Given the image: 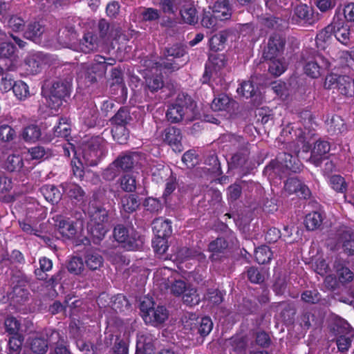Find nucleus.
Wrapping results in <instances>:
<instances>
[{
	"label": "nucleus",
	"mask_w": 354,
	"mask_h": 354,
	"mask_svg": "<svg viewBox=\"0 0 354 354\" xmlns=\"http://www.w3.org/2000/svg\"><path fill=\"white\" fill-rule=\"evenodd\" d=\"M166 117L171 123L191 122L200 118L196 103L188 95H179L176 101L168 106Z\"/></svg>",
	"instance_id": "1"
},
{
	"label": "nucleus",
	"mask_w": 354,
	"mask_h": 354,
	"mask_svg": "<svg viewBox=\"0 0 354 354\" xmlns=\"http://www.w3.org/2000/svg\"><path fill=\"white\" fill-rule=\"evenodd\" d=\"M88 214L90 216L88 231L92 236L93 243H98L109 230L108 211L97 201L93 200L89 203Z\"/></svg>",
	"instance_id": "2"
},
{
	"label": "nucleus",
	"mask_w": 354,
	"mask_h": 354,
	"mask_svg": "<svg viewBox=\"0 0 354 354\" xmlns=\"http://www.w3.org/2000/svg\"><path fill=\"white\" fill-rule=\"evenodd\" d=\"M285 44V39L279 35H274L270 37L268 45L263 50V57L270 61L268 71L274 76L281 75L286 70L285 63L279 57Z\"/></svg>",
	"instance_id": "3"
},
{
	"label": "nucleus",
	"mask_w": 354,
	"mask_h": 354,
	"mask_svg": "<svg viewBox=\"0 0 354 354\" xmlns=\"http://www.w3.org/2000/svg\"><path fill=\"white\" fill-rule=\"evenodd\" d=\"M115 64V59L113 58H107L101 55H95L93 63L88 66L86 64H82L81 68L77 73L78 82L82 81L86 86L97 81V77H103L106 74L107 66H113Z\"/></svg>",
	"instance_id": "4"
},
{
	"label": "nucleus",
	"mask_w": 354,
	"mask_h": 354,
	"mask_svg": "<svg viewBox=\"0 0 354 354\" xmlns=\"http://www.w3.org/2000/svg\"><path fill=\"white\" fill-rule=\"evenodd\" d=\"M106 152L105 142L100 136L91 138L82 148L83 169L86 166H95Z\"/></svg>",
	"instance_id": "5"
},
{
	"label": "nucleus",
	"mask_w": 354,
	"mask_h": 354,
	"mask_svg": "<svg viewBox=\"0 0 354 354\" xmlns=\"http://www.w3.org/2000/svg\"><path fill=\"white\" fill-rule=\"evenodd\" d=\"M71 82V77L57 80L53 82L46 97V103L49 108L55 111L58 110L65 98L70 95Z\"/></svg>",
	"instance_id": "6"
},
{
	"label": "nucleus",
	"mask_w": 354,
	"mask_h": 354,
	"mask_svg": "<svg viewBox=\"0 0 354 354\" xmlns=\"http://www.w3.org/2000/svg\"><path fill=\"white\" fill-rule=\"evenodd\" d=\"M113 236L122 247L127 250H137L142 248L143 238L132 227L118 225L113 230Z\"/></svg>",
	"instance_id": "7"
},
{
	"label": "nucleus",
	"mask_w": 354,
	"mask_h": 354,
	"mask_svg": "<svg viewBox=\"0 0 354 354\" xmlns=\"http://www.w3.org/2000/svg\"><path fill=\"white\" fill-rule=\"evenodd\" d=\"M319 20V14L306 4L297 5L292 10L291 24L299 26H312Z\"/></svg>",
	"instance_id": "8"
},
{
	"label": "nucleus",
	"mask_w": 354,
	"mask_h": 354,
	"mask_svg": "<svg viewBox=\"0 0 354 354\" xmlns=\"http://www.w3.org/2000/svg\"><path fill=\"white\" fill-rule=\"evenodd\" d=\"M333 329L338 336L336 340L338 350L341 352L347 351L351 345V337L353 335L349 324L345 320H339L336 322Z\"/></svg>",
	"instance_id": "9"
},
{
	"label": "nucleus",
	"mask_w": 354,
	"mask_h": 354,
	"mask_svg": "<svg viewBox=\"0 0 354 354\" xmlns=\"http://www.w3.org/2000/svg\"><path fill=\"white\" fill-rule=\"evenodd\" d=\"M186 53L185 48L179 44L173 45L171 47L167 48L165 51V55L167 57L166 61H162L161 63H155L156 71L158 67H163L165 69L175 71L180 67V64L171 62L168 57H171L174 58H180L183 57Z\"/></svg>",
	"instance_id": "10"
},
{
	"label": "nucleus",
	"mask_w": 354,
	"mask_h": 354,
	"mask_svg": "<svg viewBox=\"0 0 354 354\" xmlns=\"http://www.w3.org/2000/svg\"><path fill=\"white\" fill-rule=\"evenodd\" d=\"M330 62L324 57L318 56L313 60L308 61L304 66L305 73L312 77H319L322 72L324 73L330 67Z\"/></svg>",
	"instance_id": "11"
},
{
	"label": "nucleus",
	"mask_w": 354,
	"mask_h": 354,
	"mask_svg": "<svg viewBox=\"0 0 354 354\" xmlns=\"http://www.w3.org/2000/svg\"><path fill=\"white\" fill-rule=\"evenodd\" d=\"M156 337L147 330L140 331L137 335L136 353L152 354L154 351Z\"/></svg>",
	"instance_id": "12"
},
{
	"label": "nucleus",
	"mask_w": 354,
	"mask_h": 354,
	"mask_svg": "<svg viewBox=\"0 0 354 354\" xmlns=\"http://www.w3.org/2000/svg\"><path fill=\"white\" fill-rule=\"evenodd\" d=\"M292 194H295L301 200H306L310 197L311 192L298 176H292L289 174V196Z\"/></svg>",
	"instance_id": "13"
},
{
	"label": "nucleus",
	"mask_w": 354,
	"mask_h": 354,
	"mask_svg": "<svg viewBox=\"0 0 354 354\" xmlns=\"http://www.w3.org/2000/svg\"><path fill=\"white\" fill-rule=\"evenodd\" d=\"M162 139L174 151L178 152L183 151L182 135L179 129L174 127L166 128L162 134Z\"/></svg>",
	"instance_id": "14"
},
{
	"label": "nucleus",
	"mask_w": 354,
	"mask_h": 354,
	"mask_svg": "<svg viewBox=\"0 0 354 354\" xmlns=\"http://www.w3.org/2000/svg\"><path fill=\"white\" fill-rule=\"evenodd\" d=\"M62 148L64 156L69 157L71 152L73 153L74 158L71 160L73 174L76 178L82 179L83 177V162L81 158L77 156V152L74 145L70 142H66L63 145Z\"/></svg>",
	"instance_id": "15"
},
{
	"label": "nucleus",
	"mask_w": 354,
	"mask_h": 354,
	"mask_svg": "<svg viewBox=\"0 0 354 354\" xmlns=\"http://www.w3.org/2000/svg\"><path fill=\"white\" fill-rule=\"evenodd\" d=\"M338 241L342 244L345 252L354 255V230L348 227H342L338 232Z\"/></svg>",
	"instance_id": "16"
},
{
	"label": "nucleus",
	"mask_w": 354,
	"mask_h": 354,
	"mask_svg": "<svg viewBox=\"0 0 354 354\" xmlns=\"http://www.w3.org/2000/svg\"><path fill=\"white\" fill-rule=\"evenodd\" d=\"M44 64H46V56L41 52L30 53L25 59L26 69L30 74H35L39 72L42 65Z\"/></svg>",
	"instance_id": "17"
},
{
	"label": "nucleus",
	"mask_w": 354,
	"mask_h": 354,
	"mask_svg": "<svg viewBox=\"0 0 354 354\" xmlns=\"http://www.w3.org/2000/svg\"><path fill=\"white\" fill-rule=\"evenodd\" d=\"M237 93L246 98H252L254 104H259L262 100L261 92L250 82H243L237 88Z\"/></svg>",
	"instance_id": "18"
},
{
	"label": "nucleus",
	"mask_w": 354,
	"mask_h": 354,
	"mask_svg": "<svg viewBox=\"0 0 354 354\" xmlns=\"http://www.w3.org/2000/svg\"><path fill=\"white\" fill-rule=\"evenodd\" d=\"M100 39L93 32H86L79 44V50L84 53L97 50L100 44Z\"/></svg>",
	"instance_id": "19"
},
{
	"label": "nucleus",
	"mask_w": 354,
	"mask_h": 354,
	"mask_svg": "<svg viewBox=\"0 0 354 354\" xmlns=\"http://www.w3.org/2000/svg\"><path fill=\"white\" fill-rule=\"evenodd\" d=\"M329 142L324 140H317L312 149L311 156L310 158L315 166L319 167L322 163V156L328 153L330 151Z\"/></svg>",
	"instance_id": "20"
},
{
	"label": "nucleus",
	"mask_w": 354,
	"mask_h": 354,
	"mask_svg": "<svg viewBox=\"0 0 354 354\" xmlns=\"http://www.w3.org/2000/svg\"><path fill=\"white\" fill-rule=\"evenodd\" d=\"M167 318L168 311L162 306H158L156 308L153 307L147 315H143L145 322L151 323L154 326L163 323Z\"/></svg>",
	"instance_id": "21"
},
{
	"label": "nucleus",
	"mask_w": 354,
	"mask_h": 354,
	"mask_svg": "<svg viewBox=\"0 0 354 354\" xmlns=\"http://www.w3.org/2000/svg\"><path fill=\"white\" fill-rule=\"evenodd\" d=\"M153 232L156 236H169L172 232L171 222L162 217L156 218L152 223Z\"/></svg>",
	"instance_id": "22"
},
{
	"label": "nucleus",
	"mask_w": 354,
	"mask_h": 354,
	"mask_svg": "<svg viewBox=\"0 0 354 354\" xmlns=\"http://www.w3.org/2000/svg\"><path fill=\"white\" fill-rule=\"evenodd\" d=\"M57 221L58 222L57 224L58 232L63 237L71 239L75 235L77 229L73 221L63 218L62 216H59Z\"/></svg>",
	"instance_id": "23"
},
{
	"label": "nucleus",
	"mask_w": 354,
	"mask_h": 354,
	"mask_svg": "<svg viewBox=\"0 0 354 354\" xmlns=\"http://www.w3.org/2000/svg\"><path fill=\"white\" fill-rule=\"evenodd\" d=\"M138 159L137 153H128L120 156L113 162L121 171H126L131 169Z\"/></svg>",
	"instance_id": "24"
},
{
	"label": "nucleus",
	"mask_w": 354,
	"mask_h": 354,
	"mask_svg": "<svg viewBox=\"0 0 354 354\" xmlns=\"http://www.w3.org/2000/svg\"><path fill=\"white\" fill-rule=\"evenodd\" d=\"M212 11L216 14V17H218L220 21L229 19L232 15L230 4L227 0L217 1Z\"/></svg>",
	"instance_id": "25"
},
{
	"label": "nucleus",
	"mask_w": 354,
	"mask_h": 354,
	"mask_svg": "<svg viewBox=\"0 0 354 354\" xmlns=\"http://www.w3.org/2000/svg\"><path fill=\"white\" fill-rule=\"evenodd\" d=\"M62 189L71 199L75 200L77 202H80L83 200L84 196V192L83 189L75 183H64L62 185Z\"/></svg>",
	"instance_id": "26"
},
{
	"label": "nucleus",
	"mask_w": 354,
	"mask_h": 354,
	"mask_svg": "<svg viewBox=\"0 0 354 354\" xmlns=\"http://www.w3.org/2000/svg\"><path fill=\"white\" fill-rule=\"evenodd\" d=\"M335 37L342 44L349 46L351 44L350 28L343 23H335Z\"/></svg>",
	"instance_id": "27"
},
{
	"label": "nucleus",
	"mask_w": 354,
	"mask_h": 354,
	"mask_svg": "<svg viewBox=\"0 0 354 354\" xmlns=\"http://www.w3.org/2000/svg\"><path fill=\"white\" fill-rule=\"evenodd\" d=\"M336 89L343 95L346 97L353 96V79L347 75H342L339 77Z\"/></svg>",
	"instance_id": "28"
},
{
	"label": "nucleus",
	"mask_w": 354,
	"mask_h": 354,
	"mask_svg": "<svg viewBox=\"0 0 354 354\" xmlns=\"http://www.w3.org/2000/svg\"><path fill=\"white\" fill-rule=\"evenodd\" d=\"M40 192L45 199L51 203H57L62 197V193L53 185H43L40 188Z\"/></svg>",
	"instance_id": "29"
},
{
	"label": "nucleus",
	"mask_w": 354,
	"mask_h": 354,
	"mask_svg": "<svg viewBox=\"0 0 354 354\" xmlns=\"http://www.w3.org/2000/svg\"><path fill=\"white\" fill-rule=\"evenodd\" d=\"M24 166L23 158L19 154L9 155L3 163L4 168L10 172L21 171Z\"/></svg>",
	"instance_id": "30"
},
{
	"label": "nucleus",
	"mask_w": 354,
	"mask_h": 354,
	"mask_svg": "<svg viewBox=\"0 0 354 354\" xmlns=\"http://www.w3.org/2000/svg\"><path fill=\"white\" fill-rule=\"evenodd\" d=\"M129 118V113L127 110L124 108H120L117 113L111 119V124L117 126L115 127V130H112V133H113L114 131H118L119 129L124 131V125L127 123Z\"/></svg>",
	"instance_id": "31"
},
{
	"label": "nucleus",
	"mask_w": 354,
	"mask_h": 354,
	"mask_svg": "<svg viewBox=\"0 0 354 354\" xmlns=\"http://www.w3.org/2000/svg\"><path fill=\"white\" fill-rule=\"evenodd\" d=\"M44 27L38 21L30 22L25 31V37L37 42L40 36L44 33Z\"/></svg>",
	"instance_id": "32"
},
{
	"label": "nucleus",
	"mask_w": 354,
	"mask_h": 354,
	"mask_svg": "<svg viewBox=\"0 0 354 354\" xmlns=\"http://www.w3.org/2000/svg\"><path fill=\"white\" fill-rule=\"evenodd\" d=\"M12 92L16 98L20 101H24L30 97L29 86L22 80H17L14 82Z\"/></svg>",
	"instance_id": "33"
},
{
	"label": "nucleus",
	"mask_w": 354,
	"mask_h": 354,
	"mask_svg": "<svg viewBox=\"0 0 354 354\" xmlns=\"http://www.w3.org/2000/svg\"><path fill=\"white\" fill-rule=\"evenodd\" d=\"M154 65H156L154 64ZM162 68H164L163 67H158V71H156V66L152 67V71H155L156 73L158 72L159 74H156L155 77H150L148 75H147V77H145V82L148 86V88L151 91H157L160 88H161L163 86V81L162 77L160 75Z\"/></svg>",
	"instance_id": "34"
},
{
	"label": "nucleus",
	"mask_w": 354,
	"mask_h": 354,
	"mask_svg": "<svg viewBox=\"0 0 354 354\" xmlns=\"http://www.w3.org/2000/svg\"><path fill=\"white\" fill-rule=\"evenodd\" d=\"M334 268L338 275L339 281L346 284L353 279V273L347 267L344 266L339 261H335Z\"/></svg>",
	"instance_id": "35"
},
{
	"label": "nucleus",
	"mask_w": 354,
	"mask_h": 354,
	"mask_svg": "<svg viewBox=\"0 0 354 354\" xmlns=\"http://www.w3.org/2000/svg\"><path fill=\"white\" fill-rule=\"evenodd\" d=\"M140 203L136 195H126L121 199V206L123 211L127 213L135 212Z\"/></svg>",
	"instance_id": "36"
},
{
	"label": "nucleus",
	"mask_w": 354,
	"mask_h": 354,
	"mask_svg": "<svg viewBox=\"0 0 354 354\" xmlns=\"http://www.w3.org/2000/svg\"><path fill=\"white\" fill-rule=\"evenodd\" d=\"M97 117V107L93 104L88 109H84L81 115V119L88 127L95 125Z\"/></svg>",
	"instance_id": "37"
},
{
	"label": "nucleus",
	"mask_w": 354,
	"mask_h": 354,
	"mask_svg": "<svg viewBox=\"0 0 354 354\" xmlns=\"http://www.w3.org/2000/svg\"><path fill=\"white\" fill-rule=\"evenodd\" d=\"M129 338V333H124L122 337L116 336L113 348L114 354H128Z\"/></svg>",
	"instance_id": "38"
},
{
	"label": "nucleus",
	"mask_w": 354,
	"mask_h": 354,
	"mask_svg": "<svg viewBox=\"0 0 354 354\" xmlns=\"http://www.w3.org/2000/svg\"><path fill=\"white\" fill-rule=\"evenodd\" d=\"M322 214L318 212H313L306 216L304 223L307 230H315L322 225Z\"/></svg>",
	"instance_id": "39"
},
{
	"label": "nucleus",
	"mask_w": 354,
	"mask_h": 354,
	"mask_svg": "<svg viewBox=\"0 0 354 354\" xmlns=\"http://www.w3.org/2000/svg\"><path fill=\"white\" fill-rule=\"evenodd\" d=\"M53 129L55 136L68 137L71 133L70 120L66 117L61 118L58 124L54 127Z\"/></svg>",
	"instance_id": "40"
},
{
	"label": "nucleus",
	"mask_w": 354,
	"mask_h": 354,
	"mask_svg": "<svg viewBox=\"0 0 354 354\" xmlns=\"http://www.w3.org/2000/svg\"><path fill=\"white\" fill-rule=\"evenodd\" d=\"M41 136V130L37 125L31 124L24 128L22 132V138L30 142L37 141Z\"/></svg>",
	"instance_id": "41"
},
{
	"label": "nucleus",
	"mask_w": 354,
	"mask_h": 354,
	"mask_svg": "<svg viewBox=\"0 0 354 354\" xmlns=\"http://www.w3.org/2000/svg\"><path fill=\"white\" fill-rule=\"evenodd\" d=\"M28 345L31 351L37 354H44L48 349V343L45 338L36 337L30 339Z\"/></svg>",
	"instance_id": "42"
},
{
	"label": "nucleus",
	"mask_w": 354,
	"mask_h": 354,
	"mask_svg": "<svg viewBox=\"0 0 354 354\" xmlns=\"http://www.w3.org/2000/svg\"><path fill=\"white\" fill-rule=\"evenodd\" d=\"M272 253L270 249L266 245H261L257 248L254 252V257L257 262L259 264L269 263L272 259Z\"/></svg>",
	"instance_id": "43"
},
{
	"label": "nucleus",
	"mask_w": 354,
	"mask_h": 354,
	"mask_svg": "<svg viewBox=\"0 0 354 354\" xmlns=\"http://www.w3.org/2000/svg\"><path fill=\"white\" fill-rule=\"evenodd\" d=\"M219 19L216 17V14L212 11H205L201 19L203 27L216 30L219 26Z\"/></svg>",
	"instance_id": "44"
},
{
	"label": "nucleus",
	"mask_w": 354,
	"mask_h": 354,
	"mask_svg": "<svg viewBox=\"0 0 354 354\" xmlns=\"http://www.w3.org/2000/svg\"><path fill=\"white\" fill-rule=\"evenodd\" d=\"M180 15L183 21L188 24H194L198 21L196 10L192 4L182 9Z\"/></svg>",
	"instance_id": "45"
},
{
	"label": "nucleus",
	"mask_w": 354,
	"mask_h": 354,
	"mask_svg": "<svg viewBox=\"0 0 354 354\" xmlns=\"http://www.w3.org/2000/svg\"><path fill=\"white\" fill-rule=\"evenodd\" d=\"M183 300L185 304L189 306H195L198 304L201 301V297L197 293L196 289L190 287H187L184 291Z\"/></svg>",
	"instance_id": "46"
},
{
	"label": "nucleus",
	"mask_w": 354,
	"mask_h": 354,
	"mask_svg": "<svg viewBox=\"0 0 354 354\" xmlns=\"http://www.w3.org/2000/svg\"><path fill=\"white\" fill-rule=\"evenodd\" d=\"M331 187L337 192L345 193L347 190V183L340 175H333L329 178Z\"/></svg>",
	"instance_id": "47"
},
{
	"label": "nucleus",
	"mask_w": 354,
	"mask_h": 354,
	"mask_svg": "<svg viewBox=\"0 0 354 354\" xmlns=\"http://www.w3.org/2000/svg\"><path fill=\"white\" fill-rule=\"evenodd\" d=\"M85 262L89 269L96 270L102 265L103 259L97 252H90L86 256Z\"/></svg>",
	"instance_id": "48"
},
{
	"label": "nucleus",
	"mask_w": 354,
	"mask_h": 354,
	"mask_svg": "<svg viewBox=\"0 0 354 354\" xmlns=\"http://www.w3.org/2000/svg\"><path fill=\"white\" fill-rule=\"evenodd\" d=\"M275 281L273 285V290L277 295H282L287 288L286 274H281L277 270L274 272Z\"/></svg>",
	"instance_id": "49"
},
{
	"label": "nucleus",
	"mask_w": 354,
	"mask_h": 354,
	"mask_svg": "<svg viewBox=\"0 0 354 354\" xmlns=\"http://www.w3.org/2000/svg\"><path fill=\"white\" fill-rule=\"evenodd\" d=\"M167 236H156L152 241V246L155 252L162 257L167 250Z\"/></svg>",
	"instance_id": "50"
},
{
	"label": "nucleus",
	"mask_w": 354,
	"mask_h": 354,
	"mask_svg": "<svg viewBox=\"0 0 354 354\" xmlns=\"http://www.w3.org/2000/svg\"><path fill=\"white\" fill-rule=\"evenodd\" d=\"M230 102L229 97L225 94H220L212 102L211 109L214 111L225 110Z\"/></svg>",
	"instance_id": "51"
},
{
	"label": "nucleus",
	"mask_w": 354,
	"mask_h": 354,
	"mask_svg": "<svg viewBox=\"0 0 354 354\" xmlns=\"http://www.w3.org/2000/svg\"><path fill=\"white\" fill-rule=\"evenodd\" d=\"M15 47L10 41L2 42L0 45V57L14 60L16 57Z\"/></svg>",
	"instance_id": "52"
},
{
	"label": "nucleus",
	"mask_w": 354,
	"mask_h": 354,
	"mask_svg": "<svg viewBox=\"0 0 354 354\" xmlns=\"http://www.w3.org/2000/svg\"><path fill=\"white\" fill-rule=\"evenodd\" d=\"M78 330V328H74L73 326H71L70 333L73 335L74 338L76 339L75 343L78 349L82 352H85L86 354H91L93 351V345L88 342L85 341L83 339L77 338L75 336V332Z\"/></svg>",
	"instance_id": "53"
},
{
	"label": "nucleus",
	"mask_w": 354,
	"mask_h": 354,
	"mask_svg": "<svg viewBox=\"0 0 354 354\" xmlns=\"http://www.w3.org/2000/svg\"><path fill=\"white\" fill-rule=\"evenodd\" d=\"M227 243L224 238H217L216 240L212 241L208 247L209 251L213 253L212 258L214 259V255L222 252L227 248Z\"/></svg>",
	"instance_id": "54"
},
{
	"label": "nucleus",
	"mask_w": 354,
	"mask_h": 354,
	"mask_svg": "<svg viewBox=\"0 0 354 354\" xmlns=\"http://www.w3.org/2000/svg\"><path fill=\"white\" fill-rule=\"evenodd\" d=\"M226 36L224 33L214 35L209 39V47L213 51L221 50L226 41Z\"/></svg>",
	"instance_id": "55"
},
{
	"label": "nucleus",
	"mask_w": 354,
	"mask_h": 354,
	"mask_svg": "<svg viewBox=\"0 0 354 354\" xmlns=\"http://www.w3.org/2000/svg\"><path fill=\"white\" fill-rule=\"evenodd\" d=\"M67 268L70 272L79 274L84 268L83 260L80 257H73L70 259Z\"/></svg>",
	"instance_id": "56"
},
{
	"label": "nucleus",
	"mask_w": 354,
	"mask_h": 354,
	"mask_svg": "<svg viewBox=\"0 0 354 354\" xmlns=\"http://www.w3.org/2000/svg\"><path fill=\"white\" fill-rule=\"evenodd\" d=\"M121 188L127 192H132L136 189V181L134 177L126 174L120 180Z\"/></svg>",
	"instance_id": "57"
},
{
	"label": "nucleus",
	"mask_w": 354,
	"mask_h": 354,
	"mask_svg": "<svg viewBox=\"0 0 354 354\" xmlns=\"http://www.w3.org/2000/svg\"><path fill=\"white\" fill-rule=\"evenodd\" d=\"M143 205L146 210L152 213H158L162 208L161 202L158 199L153 197H149L146 198Z\"/></svg>",
	"instance_id": "58"
},
{
	"label": "nucleus",
	"mask_w": 354,
	"mask_h": 354,
	"mask_svg": "<svg viewBox=\"0 0 354 354\" xmlns=\"http://www.w3.org/2000/svg\"><path fill=\"white\" fill-rule=\"evenodd\" d=\"M328 130L333 133H338L341 132L344 127V120L339 115H333L328 124Z\"/></svg>",
	"instance_id": "59"
},
{
	"label": "nucleus",
	"mask_w": 354,
	"mask_h": 354,
	"mask_svg": "<svg viewBox=\"0 0 354 354\" xmlns=\"http://www.w3.org/2000/svg\"><path fill=\"white\" fill-rule=\"evenodd\" d=\"M40 269H37L35 273L39 279H44L42 272L49 271L52 269L53 262L50 259L44 257L39 259Z\"/></svg>",
	"instance_id": "60"
},
{
	"label": "nucleus",
	"mask_w": 354,
	"mask_h": 354,
	"mask_svg": "<svg viewBox=\"0 0 354 354\" xmlns=\"http://www.w3.org/2000/svg\"><path fill=\"white\" fill-rule=\"evenodd\" d=\"M204 299L213 305H218L223 301V295L218 290H209L204 296Z\"/></svg>",
	"instance_id": "61"
},
{
	"label": "nucleus",
	"mask_w": 354,
	"mask_h": 354,
	"mask_svg": "<svg viewBox=\"0 0 354 354\" xmlns=\"http://www.w3.org/2000/svg\"><path fill=\"white\" fill-rule=\"evenodd\" d=\"M212 328V319L208 317H204L201 319L198 330L202 336H206L211 332Z\"/></svg>",
	"instance_id": "62"
},
{
	"label": "nucleus",
	"mask_w": 354,
	"mask_h": 354,
	"mask_svg": "<svg viewBox=\"0 0 354 354\" xmlns=\"http://www.w3.org/2000/svg\"><path fill=\"white\" fill-rule=\"evenodd\" d=\"M15 137V130L7 124L0 126V140L3 142L12 140Z\"/></svg>",
	"instance_id": "63"
},
{
	"label": "nucleus",
	"mask_w": 354,
	"mask_h": 354,
	"mask_svg": "<svg viewBox=\"0 0 354 354\" xmlns=\"http://www.w3.org/2000/svg\"><path fill=\"white\" fill-rule=\"evenodd\" d=\"M5 327L6 331L10 334L17 335L19 330L20 323L16 318L9 317L5 320Z\"/></svg>",
	"instance_id": "64"
}]
</instances>
